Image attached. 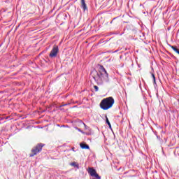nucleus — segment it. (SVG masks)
Returning <instances> with one entry per match:
<instances>
[{"instance_id": "nucleus-1", "label": "nucleus", "mask_w": 179, "mask_h": 179, "mask_svg": "<svg viewBox=\"0 0 179 179\" xmlns=\"http://www.w3.org/2000/svg\"><path fill=\"white\" fill-rule=\"evenodd\" d=\"M114 106V98L112 96L103 99L100 103V107L102 110H108Z\"/></svg>"}, {"instance_id": "nucleus-2", "label": "nucleus", "mask_w": 179, "mask_h": 179, "mask_svg": "<svg viewBox=\"0 0 179 179\" xmlns=\"http://www.w3.org/2000/svg\"><path fill=\"white\" fill-rule=\"evenodd\" d=\"M99 77L101 80L108 81V73H107V71H106V69L103 66H100L99 67Z\"/></svg>"}, {"instance_id": "nucleus-3", "label": "nucleus", "mask_w": 179, "mask_h": 179, "mask_svg": "<svg viewBox=\"0 0 179 179\" xmlns=\"http://www.w3.org/2000/svg\"><path fill=\"white\" fill-rule=\"evenodd\" d=\"M42 149H43V145L39 144L36 145L34 149H32L31 150L32 154H30V157H33V156H36L37 153L41 152Z\"/></svg>"}, {"instance_id": "nucleus-4", "label": "nucleus", "mask_w": 179, "mask_h": 179, "mask_svg": "<svg viewBox=\"0 0 179 179\" xmlns=\"http://www.w3.org/2000/svg\"><path fill=\"white\" fill-rule=\"evenodd\" d=\"M58 46L57 45H54L53 48L52 49L50 53V57L51 58H55V57H57V55H58Z\"/></svg>"}, {"instance_id": "nucleus-5", "label": "nucleus", "mask_w": 179, "mask_h": 179, "mask_svg": "<svg viewBox=\"0 0 179 179\" xmlns=\"http://www.w3.org/2000/svg\"><path fill=\"white\" fill-rule=\"evenodd\" d=\"M81 8H83L84 11L87 10V6L86 5L85 0H81Z\"/></svg>"}, {"instance_id": "nucleus-6", "label": "nucleus", "mask_w": 179, "mask_h": 179, "mask_svg": "<svg viewBox=\"0 0 179 179\" xmlns=\"http://www.w3.org/2000/svg\"><path fill=\"white\" fill-rule=\"evenodd\" d=\"M80 146L81 149H90V147H89V145H87L85 143H80Z\"/></svg>"}, {"instance_id": "nucleus-7", "label": "nucleus", "mask_w": 179, "mask_h": 179, "mask_svg": "<svg viewBox=\"0 0 179 179\" xmlns=\"http://www.w3.org/2000/svg\"><path fill=\"white\" fill-rule=\"evenodd\" d=\"M172 50H173V51H175V52H176L177 54L179 55V49L177 48V47L176 46H171Z\"/></svg>"}, {"instance_id": "nucleus-8", "label": "nucleus", "mask_w": 179, "mask_h": 179, "mask_svg": "<svg viewBox=\"0 0 179 179\" xmlns=\"http://www.w3.org/2000/svg\"><path fill=\"white\" fill-rule=\"evenodd\" d=\"M70 166H73L74 167H79V165L76 164V162H72L70 164Z\"/></svg>"}, {"instance_id": "nucleus-9", "label": "nucleus", "mask_w": 179, "mask_h": 179, "mask_svg": "<svg viewBox=\"0 0 179 179\" xmlns=\"http://www.w3.org/2000/svg\"><path fill=\"white\" fill-rule=\"evenodd\" d=\"M106 123L108 125H109L110 128H111V124L110 123V121L108 120V118L106 117Z\"/></svg>"}, {"instance_id": "nucleus-10", "label": "nucleus", "mask_w": 179, "mask_h": 179, "mask_svg": "<svg viewBox=\"0 0 179 179\" xmlns=\"http://www.w3.org/2000/svg\"><path fill=\"white\" fill-rule=\"evenodd\" d=\"M152 79L154 80V83H156V77H155V74H152Z\"/></svg>"}, {"instance_id": "nucleus-11", "label": "nucleus", "mask_w": 179, "mask_h": 179, "mask_svg": "<svg viewBox=\"0 0 179 179\" xmlns=\"http://www.w3.org/2000/svg\"><path fill=\"white\" fill-rule=\"evenodd\" d=\"M76 129H77V131H79V132H81V134H85V132H83L82 130H80V129L76 127Z\"/></svg>"}, {"instance_id": "nucleus-12", "label": "nucleus", "mask_w": 179, "mask_h": 179, "mask_svg": "<svg viewBox=\"0 0 179 179\" xmlns=\"http://www.w3.org/2000/svg\"><path fill=\"white\" fill-rule=\"evenodd\" d=\"M94 88L95 89L96 92H99V87H97V85L94 86Z\"/></svg>"}, {"instance_id": "nucleus-13", "label": "nucleus", "mask_w": 179, "mask_h": 179, "mask_svg": "<svg viewBox=\"0 0 179 179\" xmlns=\"http://www.w3.org/2000/svg\"><path fill=\"white\" fill-rule=\"evenodd\" d=\"M83 125H84V127H85V129H87L86 124H85V123H83Z\"/></svg>"}, {"instance_id": "nucleus-14", "label": "nucleus", "mask_w": 179, "mask_h": 179, "mask_svg": "<svg viewBox=\"0 0 179 179\" xmlns=\"http://www.w3.org/2000/svg\"><path fill=\"white\" fill-rule=\"evenodd\" d=\"M94 179H96V178H94Z\"/></svg>"}]
</instances>
